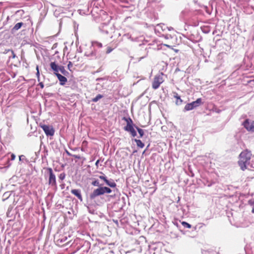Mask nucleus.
<instances>
[{
  "mask_svg": "<svg viewBox=\"0 0 254 254\" xmlns=\"http://www.w3.org/2000/svg\"><path fill=\"white\" fill-rule=\"evenodd\" d=\"M36 76L37 77V78H38V80L39 81L40 80V72H39V66L38 65H37L36 66Z\"/></svg>",
  "mask_w": 254,
  "mask_h": 254,
  "instance_id": "22",
  "label": "nucleus"
},
{
  "mask_svg": "<svg viewBox=\"0 0 254 254\" xmlns=\"http://www.w3.org/2000/svg\"><path fill=\"white\" fill-rule=\"evenodd\" d=\"M62 179H63L64 177L63 176H62V178H61Z\"/></svg>",
  "mask_w": 254,
  "mask_h": 254,
  "instance_id": "37",
  "label": "nucleus"
},
{
  "mask_svg": "<svg viewBox=\"0 0 254 254\" xmlns=\"http://www.w3.org/2000/svg\"><path fill=\"white\" fill-rule=\"evenodd\" d=\"M157 26L158 27H161V24H158Z\"/></svg>",
  "mask_w": 254,
  "mask_h": 254,
  "instance_id": "35",
  "label": "nucleus"
},
{
  "mask_svg": "<svg viewBox=\"0 0 254 254\" xmlns=\"http://www.w3.org/2000/svg\"><path fill=\"white\" fill-rule=\"evenodd\" d=\"M99 178L101 180H103L106 183H107L108 180L106 179V177L104 176H100Z\"/></svg>",
  "mask_w": 254,
  "mask_h": 254,
  "instance_id": "25",
  "label": "nucleus"
},
{
  "mask_svg": "<svg viewBox=\"0 0 254 254\" xmlns=\"http://www.w3.org/2000/svg\"><path fill=\"white\" fill-rule=\"evenodd\" d=\"M249 204L252 206V212L254 214V199L249 200Z\"/></svg>",
  "mask_w": 254,
  "mask_h": 254,
  "instance_id": "14",
  "label": "nucleus"
},
{
  "mask_svg": "<svg viewBox=\"0 0 254 254\" xmlns=\"http://www.w3.org/2000/svg\"><path fill=\"white\" fill-rule=\"evenodd\" d=\"M22 156H23L22 155L19 156V160H21V157H22Z\"/></svg>",
  "mask_w": 254,
  "mask_h": 254,
  "instance_id": "33",
  "label": "nucleus"
},
{
  "mask_svg": "<svg viewBox=\"0 0 254 254\" xmlns=\"http://www.w3.org/2000/svg\"><path fill=\"white\" fill-rule=\"evenodd\" d=\"M252 155L251 152L248 150L242 151L239 155L238 164L242 170L244 171L247 169V166L250 163Z\"/></svg>",
  "mask_w": 254,
  "mask_h": 254,
  "instance_id": "1",
  "label": "nucleus"
},
{
  "mask_svg": "<svg viewBox=\"0 0 254 254\" xmlns=\"http://www.w3.org/2000/svg\"><path fill=\"white\" fill-rule=\"evenodd\" d=\"M137 130L140 135V137H142L144 134V131H143V129L137 127Z\"/></svg>",
  "mask_w": 254,
  "mask_h": 254,
  "instance_id": "19",
  "label": "nucleus"
},
{
  "mask_svg": "<svg viewBox=\"0 0 254 254\" xmlns=\"http://www.w3.org/2000/svg\"><path fill=\"white\" fill-rule=\"evenodd\" d=\"M11 53H12V58H14L15 57V55L14 52L12 51Z\"/></svg>",
  "mask_w": 254,
  "mask_h": 254,
  "instance_id": "30",
  "label": "nucleus"
},
{
  "mask_svg": "<svg viewBox=\"0 0 254 254\" xmlns=\"http://www.w3.org/2000/svg\"><path fill=\"white\" fill-rule=\"evenodd\" d=\"M134 140L138 147L142 148L144 146V143L140 140L135 139Z\"/></svg>",
  "mask_w": 254,
  "mask_h": 254,
  "instance_id": "12",
  "label": "nucleus"
},
{
  "mask_svg": "<svg viewBox=\"0 0 254 254\" xmlns=\"http://www.w3.org/2000/svg\"><path fill=\"white\" fill-rule=\"evenodd\" d=\"M178 51V50H175V52H177Z\"/></svg>",
  "mask_w": 254,
  "mask_h": 254,
  "instance_id": "39",
  "label": "nucleus"
},
{
  "mask_svg": "<svg viewBox=\"0 0 254 254\" xmlns=\"http://www.w3.org/2000/svg\"><path fill=\"white\" fill-rule=\"evenodd\" d=\"M92 185L94 186H99V183L98 181L95 180L92 183Z\"/></svg>",
  "mask_w": 254,
  "mask_h": 254,
  "instance_id": "24",
  "label": "nucleus"
},
{
  "mask_svg": "<svg viewBox=\"0 0 254 254\" xmlns=\"http://www.w3.org/2000/svg\"><path fill=\"white\" fill-rule=\"evenodd\" d=\"M75 157L76 158H78V159H79L80 158L79 156H75Z\"/></svg>",
  "mask_w": 254,
  "mask_h": 254,
  "instance_id": "34",
  "label": "nucleus"
},
{
  "mask_svg": "<svg viewBox=\"0 0 254 254\" xmlns=\"http://www.w3.org/2000/svg\"><path fill=\"white\" fill-rule=\"evenodd\" d=\"M56 76H57L59 80L60 81L61 85H64L67 82V79L65 76L62 75L60 73L58 74H57Z\"/></svg>",
  "mask_w": 254,
  "mask_h": 254,
  "instance_id": "10",
  "label": "nucleus"
},
{
  "mask_svg": "<svg viewBox=\"0 0 254 254\" xmlns=\"http://www.w3.org/2000/svg\"><path fill=\"white\" fill-rule=\"evenodd\" d=\"M22 25H23L22 22H19V23H16L13 27V30H14L15 31L18 30L21 27Z\"/></svg>",
  "mask_w": 254,
  "mask_h": 254,
  "instance_id": "13",
  "label": "nucleus"
},
{
  "mask_svg": "<svg viewBox=\"0 0 254 254\" xmlns=\"http://www.w3.org/2000/svg\"><path fill=\"white\" fill-rule=\"evenodd\" d=\"M92 45L94 46H98L99 48H101L102 47V44L101 43L98 42H92Z\"/></svg>",
  "mask_w": 254,
  "mask_h": 254,
  "instance_id": "20",
  "label": "nucleus"
},
{
  "mask_svg": "<svg viewBox=\"0 0 254 254\" xmlns=\"http://www.w3.org/2000/svg\"><path fill=\"white\" fill-rule=\"evenodd\" d=\"M40 127L43 129L47 136L54 135L55 130L52 126L43 125H41Z\"/></svg>",
  "mask_w": 254,
  "mask_h": 254,
  "instance_id": "4",
  "label": "nucleus"
},
{
  "mask_svg": "<svg viewBox=\"0 0 254 254\" xmlns=\"http://www.w3.org/2000/svg\"><path fill=\"white\" fill-rule=\"evenodd\" d=\"M113 51V49H112L110 47H109L108 48V49H107V54H109L110 53H111L112 51Z\"/></svg>",
  "mask_w": 254,
  "mask_h": 254,
  "instance_id": "26",
  "label": "nucleus"
},
{
  "mask_svg": "<svg viewBox=\"0 0 254 254\" xmlns=\"http://www.w3.org/2000/svg\"><path fill=\"white\" fill-rule=\"evenodd\" d=\"M104 194V187H100L95 189L92 193L90 195V197L91 199L95 198L96 196Z\"/></svg>",
  "mask_w": 254,
  "mask_h": 254,
  "instance_id": "7",
  "label": "nucleus"
},
{
  "mask_svg": "<svg viewBox=\"0 0 254 254\" xmlns=\"http://www.w3.org/2000/svg\"><path fill=\"white\" fill-rule=\"evenodd\" d=\"M129 121H130L131 123H132V121H131V120L130 119H129Z\"/></svg>",
  "mask_w": 254,
  "mask_h": 254,
  "instance_id": "36",
  "label": "nucleus"
},
{
  "mask_svg": "<svg viewBox=\"0 0 254 254\" xmlns=\"http://www.w3.org/2000/svg\"><path fill=\"white\" fill-rule=\"evenodd\" d=\"M99 162H100V160H98L96 161V162L95 163V165H96L97 168L98 167V164H99Z\"/></svg>",
  "mask_w": 254,
  "mask_h": 254,
  "instance_id": "28",
  "label": "nucleus"
},
{
  "mask_svg": "<svg viewBox=\"0 0 254 254\" xmlns=\"http://www.w3.org/2000/svg\"><path fill=\"white\" fill-rule=\"evenodd\" d=\"M163 75L164 74L163 73H161L160 74L157 75L154 77L153 81L152 82V88L154 89H158L160 84L163 82Z\"/></svg>",
  "mask_w": 254,
  "mask_h": 254,
  "instance_id": "2",
  "label": "nucleus"
},
{
  "mask_svg": "<svg viewBox=\"0 0 254 254\" xmlns=\"http://www.w3.org/2000/svg\"><path fill=\"white\" fill-rule=\"evenodd\" d=\"M103 97V95L101 94H98L95 98H93L92 99V101L94 102H96L98 100H99L100 99H101Z\"/></svg>",
  "mask_w": 254,
  "mask_h": 254,
  "instance_id": "15",
  "label": "nucleus"
},
{
  "mask_svg": "<svg viewBox=\"0 0 254 254\" xmlns=\"http://www.w3.org/2000/svg\"><path fill=\"white\" fill-rule=\"evenodd\" d=\"M47 170L49 173V184L53 186H55L56 184V176L53 173L52 169L48 168Z\"/></svg>",
  "mask_w": 254,
  "mask_h": 254,
  "instance_id": "6",
  "label": "nucleus"
},
{
  "mask_svg": "<svg viewBox=\"0 0 254 254\" xmlns=\"http://www.w3.org/2000/svg\"><path fill=\"white\" fill-rule=\"evenodd\" d=\"M71 65V62H69L68 64V65H67L68 68H69V66H70Z\"/></svg>",
  "mask_w": 254,
  "mask_h": 254,
  "instance_id": "31",
  "label": "nucleus"
},
{
  "mask_svg": "<svg viewBox=\"0 0 254 254\" xmlns=\"http://www.w3.org/2000/svg\"><path fill=\"white\" fill-rule=\"evenodd\" d=\"M243 125L248 131L254 132V121L247 119Z\"/></svg>",
  "mask_w": 254,
  "mask_h": 254,
  "instance_id": "5",
  "label": "nucleus"
},
{
  "mask_svg": "<svg viewBox=\"0 0 254 254\" xmlns=\"http://www.w3.org/2000/svg\"><path fill=\"white\" fill-rule=\"evenodd\" d=\"M11 160H14L15 159V155L14 154H12L11 155Z\"/></svg>",
  "mask_w": 254,
  "mask_h": 254,
  "instance_id": "27",
  "label": "nucleus"
},
{
  "mask_svg": "<svg viewBox=\"0 0 254 254\" xmlns=\"http://www.w3.org/2000/svg\"><path fill=\"white\" fill-rule=\"evenodd\" d=\"M127 122V124L126 127H125V130L130 132L132 136L134 137L136 135V132L134 129L133 126L129 123V122L126 120Z\"/></svg>",
  "mask_w": 254,
  "mask_h": 254,
  "instance_id": "8",
  "label": "nucleus"
},
{
  "mask_svg": "<svg viewBox=\"0 0 254 254\" xmlns=\"http://www.w3.org/2000/svg\"><path fill=\"white\" fill-rule=\"evenodd\" d=\"M71 192L77 196L79 199L82 200V195L81 194V191L79 190L74 189L71 190Z\"/></svg>",
  "mask_w": 254,
  "mask_h": 254,
  "instance_id": "11",
  "label": "nucleus"
},
{
  "mask_svg": "<svg viewBox=\"0 0 254 254\" xmlns=\"http://www.w3.org/2000/svg\"><path fill=\"white\" fill-rule=\"evenodd\" d=\"M201 103V99L198 98L196 101H193L190 103L187 104L185 108V111H188L193 109L194 108L199 106Z\"/></svg>",
  "mask_w": 254,
  "mask_h": 254,
  "instance_id": "3",
  "label": "nucleus"
},
{
  "mask_svg": "<svg viewBox=\"0 0 254 254\" xmlns=\"http://www.w3.org/2000/svg\"><path fill=\"white\" fill-rule=\"evenodd\" d=\"M104 193H110L112 192V190L108 187H104Z\"/></svg>",
  "mask_w": 254,
  "mask_h": 254,
  "instance_id": "18",
  "label": "nucleus"
},
{
  "mask_svg": "<svg viewBox=\"0 0 254 254\" xmlns=\"http://www.w3.org/2000/svg\"><path fill=\"white\" fill-rule=\"evenodd\" d=\"M106 184L112 188H115L116 186V184L115 182L110 183L109 181Z\"/></svg>",
  "mask_w": 254,
  "mask_h": 254,
  "instance_id": "17",
  "label": "nucleus"
},
{
  "mask_svg": "<svg viewBox=\"0 0 254 254\" xmlns=\"http://www.w3.org/2000/svg\"><path fill=\"white\" fill-rule=\"evenodd\" d=\"M62 179H63L64 177L63 176H62V178H61Z\"/></svg>",
  "mask_w": 254,
  "mask_h": 254,
  "instance_id": "38",
  "label": "nucleus"
},
{
  "mask_svg": "<svg viewBox=\"0 0 254 254\" xmlns=\"http://www.w3.org/2000/svg\"><path fill=\"white\" fill-rule=\"evenodd\" d=\"M50 67L53 70L54 74L56 75L59 74L60 66H59L55 62H52L50 64Z\"/></svg>",
  "mask_w": 254,
  "mask_h": 254,
  "instance_id": "9",
  "label": "nucleus"
},
{
  "mask_svg": "<svg viewBox=\"0 0 254 254\" xmlns=\"http://www.w3.org/2000/svg\"><path fill=\"white\" fill-rule=\"evenodd\" d=\"M175 98H177V101L176 102L177 104H179L178 102H179V101H180V103L179 104H181L182 102V100L181 99L180 97L177 94L176 95L174 96Z\"/></svg>",
  "mask_w": 254,
  "mask_h": 254,
  "instance_id": "23",
  "label": "nucleus"
},
{
  "mask_svg": "<svg viewBox=\"0 0 254 254\" xmlns=\"http://www.w3.org/2000/svg\"><path fill=\"white\" fill-rule=\"evenodd\" d=\"M164 46L167 47H168V48H170V47H171L170 45H167V44H164Z\"/></svg>",
  "mask_w": 254,
  "mask_h": 254,
  "instance_id": "32",
  "label": "nucleus"
},
{
  "mask_svg": "<svg viewBox=\"0 0 254 254\" xmlns=\"http://www.w3.org/2000/svg\"><path fill=\"white\" fill-rule=\"evenodd\" d=\"M39 85L40 86V87H41V88H43L44 87V84L43 82H40L39 83Z\"/></svg>",
  "mask_w": 254,
  "mask_h": 254,
  "instance_id": "29",
  "label": "nucleus"
},
{
  "mask_svg": "<svg viewBox=\"0 0 254 254\" xmlns=\"http://www.w3.org/2000/svg\"><path fill=\"white\" fill-rule=\"evenodd\" d=\"M182 225L184 228H190L191 227L190 223H182Z\"/></svg>",
  "mask_w": 254,
  "mask_h": 254,
  "instance_id": "21",
  "label": "nucleus"
},
{
  "mask_svg": "<svg viewBox=\"0 0 254 254\" xmlns=\"http://www.w3.org/2000/svg\"><path fill=\"white\" fill-rule=\"evenodd\" d=\"M59 71H61L62 73L64 75H65V73L67 71L64 69V67L63 66H60V68H59Z\"/></svg>",
  "mask_w": 254,
  "mask_h": 254,
  "instance_id": "16",
  "label": "nucleus"
}]
</instances>
